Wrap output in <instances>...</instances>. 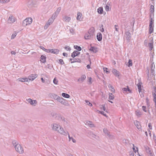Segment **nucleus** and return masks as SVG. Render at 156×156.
<instances>
[{
	"mask_svg": "<svg viewBox=\"0 0 156 156\" xmlns=\"http://www.w3.org/2000/svg\"><path fill=\"white\" fill-rule=\"evenodd\" d=\"M52 126V129L55 131H57L60 134L66 136L67 133H68V132L65 131L64 129L60 125L57 123H54Z\"/></svg>",
	"mask_w": 156,
	"mask_h": 156,
	"instance_id": "obj_1",
	"label": "nucleus"
},
{
	"mask_svg": "<svg viewBox=\"0 0 156 156\" xmlns=\"http://www.w3.org/2000/svg\"><path fill=\"white\" fill-rule=\"evenodd\" d=\"M12 144L14 145H15V149L17 152L21 154L23 153V148L20 144H16V143L15 141H13Z\"/></svg>",
	"mask_w": 156,
	"mask_h": 156,
	"instance_id": "obj_2",
	"label": "nucleus"
},
{
	"mask_svg": "<svg viewBox=\"0 0 156 156\" xmlns=\"http://www.w3.org/2000/svg\"><path fill=\"white\" fill-rule=\"evenodd\" d=\"M94 32V29L93 27L90 29L88 33L86 34L84 36L85 39H90L93 38V34Z\"/></svg>",
	"mask_w": 156,
	"mask_h": 156,
	"instance_id": "obj_3",
	"label": "nucleus"
},
{
	"mask_svg": "<svg viewBox=\"0 0 156 156\" xmlns=\"http://www.w3.org/2000/svg\"><path fill=\"white\" fill-rule=\"evenodd\" d=\"M32 22V19L31 17L27 18L25 19L23 22V25L24 26H26L30 24Z\"/></svg>",
	"mask_w": 156,
	"mask_h": 156,
	"instance_id": "obj_4",
	"label": "nucleus"
},
{
	"mask_svg": "<svg viewBox=\"0 0 156 156\" xmlns=\"http://www.w3.org/2000/svg\"><path fill=\"white\" fill-rule=\"evenodd\" d=\"M149 29V33L151 34L153 32L154 30V21L153 20L152 18H151L150 20Z\"/></svg>",
	"mask_w": 156,
	"mask_h": 156,
	"instance_id": "obj_5",
	"label": "nucleus"
},
{
	"mask_svg": "<svg viewBox=\"0 0 156 156\" xmlns=\"http://www.w3.org/2000/svg\"><path fill=\"white\" fill-rule=\"evenodd\" d=\"M54 21L52 18H50L44 26V29H47L49 25L52 23Z\"/></svg>",
	"mask_w": 156,
	"mask_h": 156,
	"instance_id": "obj_6",
	"label": "nucleus"
},
{
	"mask_svg": "<svg viewBox=\"0 0 156 156\" xmlns=\"http://www.w3.org/2000/svg\"><path fill=\"white\" fill-rule=\"evenodd\" d=\"M28 102L30 104L33 106H35L37 104V102L35 100H34L30 98H29L27 100Z\"/></svg>",
	"mask_w": 156,
	"mask_h": 156,
	"instance_id": "obj_7",
	"label": "nucleus"
},
{
	"mask_svg": "<svg viewBox=\"0 0 156 156\" xmlns=\"http://www.w3.org/2000/svg\"><path fill=\"white\" fill-rule=\"evenodd\" d=\"M37 74H31L28 76L27 79H28V80L33 81L37 77Z\"/></svg>",
	"mask_w": 156,
	"mask_h": 156,
	"instance_id": "obj_8",
	"label": "nucleus"
},
{
	"mask_svg": "<svg viewBox=\"0 0 156 156\" xmlns=\"http://www.w3.org/2000/svg\"><path fill=\"white\" fill-rule=\"evenodd\" d=\"M58 99V100L57 101H59L62 104L64 105H66V103L65 101V100L63 98L60 97V98H59Z\"/></svg>",
	"mask_w": 156,
	"mask_h": 156,
	"instance_id": "obj_9",
	"label": "nucleus"
},
{
	"mask_svg": "<svg viewBox=\"0 0 156 156\" xmlns=\"http://www.w3.org/2000/svg\"><path fill=\"white\" fill-rule=\"evenodd\" d=\"M85 124L90 127H93L95 126L94 124L92 123V122L89 121H87Z\"/></svg>",
	"mask_w": 156,
	"mask_h": 156,
	"instance_id": "obj_10",
	"label": "nucleus"
},
{
	"mask_svg": "<svg viewBox=\"0 0 156 156\" xmlns=\"http://www.w3.org/2000/svg\"><path fill=\"white\" fill-rule=\"evenodd\" d=\"M86 78V76L85 75H83L78 80V81L80 83H82L83 82Z\"/></svg>",
	"mask_w": 156,
	"mask_h": 156,
	"instance_id": "obj_11",
	"label": "nucleus"
},
{
	"mask_svg": "<svg viewBox=\"0 0 156 156\" xmlns=\"http://www.w3.org/2000/svg\"><path fill=\"white\" fill-rule=\"evenodd\" d=\"M125 35L126 39L128 41H129L131 37L130 33L129 31L126 32L125 33Z\"/></svg>",
	"mask_w": 156,
	"mask_h": 156,
	"instance_id": "obj_12",
	"label": "nucleus"
},
{
	"mask_svg": "<svg viewBox=\"0 0 156 156\" xmlns=\"http://www.w3.org/2000/svg\"><path fill=\"white\" fill-rule=\"evenodd\" d=\"M80 53L77 51H74L71 55V56L73 58H74L80 54Z\"/></svg>",
	"mask_w": 156,
	"mask_h": 156,
	"instance_id": "obj_13",
	"label": "nucleus"
},
{
	"mask_svg": "<svg viewBox=\"0 0 156 156\" xmlns=\"http://www.w3.org/2000/svg\"><path fill=\"white\" fill-rule=\"evenodd\" d=\"M97 38L98 41H101L102 39V34L100 33H97Z\"/></svg>",
	"mask_w": 156,
	"mask_h": 156,
	"instance_id": "obj_14",
	"label": "nucleus"
},
{
	"mask_svg": "<svg viewBox=\"0 0 156 156\" xmlns=\"http://www.w3.org/2000/svg\"><path fill=\"white\" fill-rule=\"evenodd\" d=\"M89 50L94 53H96L98 51V48L96 47H91Z\"/></svg>",
	"mask_w": 156,
	"mask_h": 156,
	"instance_id": "obj_15",
	"label": "nucleus"
},
{
	"mask_svg": "<svg viewBox=\"0 0 156 156\" xmlns=\"http://www.w3.org/2000/svg\"><path fill=\"white\" fill-rule=\"evenodd\" d=\"M134 123L137 129H141V126L140 124V122L138 121H135L134 122Z\"/></svg>",
	"mask_w": 156,
	"mask_h": 156,
	"instance_id": "obj_16",
	"label": "nucleus"
},
{
	"mask_svg": "<svg viewBox=\"0 0 156 156\" xmlns=\"http://www.w3.org/2000/svg\"><path fill=\"white\" fill-rule=\"evenodd\" d=\"M113 74L116 76L119 77V73L115 69H113L112 71Z\"/></svg>",
	"mask_w": 156,
	"mask_h": 156,
	"instance_id": "obj_17",
	"label": "nucleus"
},
{
	"mask_svg": "<svg viewBox=\"0 0 156 156\" xmlns=\"http://www.w3.org/2000/svg\"><path fill=\"white\" fill-rule=\"evenodd\" d=\"M145 148L147 154H152V151L151 149L148 147H145Z\"/></svg>",
	"mask_w": 156,
	"mask_h": 156,
	"instance_id": "obj_18",
	"label": "nucleus"
},
{
	"mask_svg": "<svg viewBox=\"0 0 156 156\" xmlns=\"http://www.w3.org/2000/svg\"><path fill=\"white\" fill-rule=\"evenodd\" d=\"M19 81L22 82H27L28 81V79L27 78H19L17 80Z\"/></svg>",
	"mask_w": 156,
	"mask_h": 156,
	"instance_id": "obj_19",
	"label": "nucleus"
},
{
	"mask_svg": "<svg viewBox=\"0 0 156 156\" xmlns=\"http://www.w3.org/2000/svg\"><path fill=\"white\" fill-rule=\"evenodd\" d=\"M71 20V18L69 17L66 16H64L63 17V20L64 21L69 22Z\"/></svg>",
	"mask_w": 156,
	"mask_h": 156,
	"instance_id": "obj_20",
	"label": "nucleus"
},
{
	"mask_svg": "<svg viewBox=\"0 0 156 156\" xmlns=\"http://www.w3.org/2000/svg\"><path fill=\"white\" fill-rule=\"evenodd\" d=\"M9 21H10V23H14L16 21L14 17L12 16H10L8 19Z\"/></svg>",
	"mask_w": 156,
	"mask_h": 156,
	"instance_id": "obj_21",
	"label": "nucleus"
},
{
	"mask_svg": "<svg viewBox=\"0 0 156 156\" xmlns=\"http://www.w3.org/2000/svg\"><path fill=\"white\" fill-rule=\"evenodd\" d=\"M59 51V50L57 49H51V53L57 54L58 53Z\"/></svg>",
	"mask_w": 156,
	"mask_h": 156,
	"instance_id": "obj_22",
	"label": "nucleus"
},
{
	"mask_svg": "<svg viewBox=\"0 0 156 156\" xmlns=\"http://www.w3.org/2000/svg\"><path fill=\"white\" fill-rule=\"evenodd\" d=\"M97 12L99 14H102L103 12V8L102 7H99L97 9Z\"/></svg>",
	"mask_w": 156,
	"mask_h": 156,
	"instance_id": "obj_23",
	"label": "nucleus"
},
{
	"mask_svg": "<svg viewBox=\"0 0 156 156\" xmlns=\"http://www.w3.org/2000/svg\"><path fill=\"white\" fill-rule=\"evenodd\" d=\"M46 58L45 56L43 55H41V61L43 63H44L46 62Z\"/></svg>",
	"mask_w": 156,
	"mask_h": 156,
	"instance_id": "obj_24",
	"label": "nucleus"
},
{
	"mask_svg": "<svg viewBox=\"0 0 156 156\" xmlns=\"http://www.w3.org/2000/svg\"><path fill=\"white\" fill-rule=\"evenodd\" d=\"M148 47L149 48L150 51H151L153 48V42H150L148 43Z\"/></svg>",
	"mask_w": 156,
	"mask_h": 156,
	"instance_id": "obj_25",
	"label": "nucleus"
},
{
	"mask_svg": "<svg viewBox=\"0 0 156 156\" xmlns=\"http://www.w3.org/2000/svg\"><path fill=\"white\" fill-rule=\"evenodd\" d=\"M103 131L106 134H107L108 136L109 137H110V135L109 134V132H108V130L106 128H104L103 129Z\"/></svg>",
	"mask_w": 156,
	"mask_h": 156,
	"instance_id": "obj_26",
	"label": "nucleus"
},
{
	"mask_svg": "<svg viewBox=\"0 0 156 156\" xmlns=\"http://www.w3.org/2000/svg\"><path fill=\"white\" fill-rule=\"evenodd\" d=\"M62 95L63 97L66 98H69L70 97V95L69 94L64 93H62Z\"/></svg>",
	"mask_w": 156,
	"mask_h": 156,
	"instance_id": "obj_27",
	"label": "nucleus"
},
{
	"mask_svg": "<svg viewBox=\"0 0 156 156\" xmlns=\"http://www.w3.org/2000/svg\"><path fill=\"white\" fill-rule=\"evenodd\" d=\"M68 135V137L69 139V140L70 141L71 140H72L73 142L74 143H75L76 142V140L74 139L72 137H70L68 133H67V135Z\"/></svg>",
	"mask_w": 156,
	"mask_h": 156,
	"instance_id": "obj_28",
	"label": "nucleus"
},
{
	"mask_svg": "<svg viewBox=\"0 0 156 156\" xmlns=\"http://www.w3.org/2000/svg\"><path fill=\"white\" fill-rule=\"evenodd\" d=\"M81 15L82 14L80 12H78L77 13V17L76 18L77 20H80V19L81 18Z\"/></svg>",
	"mask_w": 156,
	"mask_h": 156,
	"instance_id": "obj_29",
	"label": "nucleus"
},
{
	"mask_svg": "<svg viewBox=\"0 0 156 156\" xmlns=\"http://www.w3.org/2000/svg\"><path fill=\"white\" fill-rule=\"evenodd\" d=\"M70 60L71 61V63H72L77 62H78L77 59L76 58H70Z\"/></svg>",
	"mask_w": 156,
	"mask_h": 156,
	"instance_id": "obj_30",
	"label": "nucleus"
},
{
	"mask_svg": "<svg viewBox=\"0 0 156 156\" xmlns=\"http://www.w3.org/2000/svg\"><path fill=\"white\" fill-rule=\"evenodd\" d=\"M58 14H56L55 13H54L53 15H52V16L50 18H52V20H53V21L56 18V17L58 16Z\"/></svg>",
	"mask_w": 156,
	"mask_h": 156,
	"instance_id": "obj_31",
	"label": "nucleus"
},
{
	"mask_svg": "<svg viewBox=\"0 0 156 156\" xmlns=\"http://www.w3.org/2000/svg\"><path fill=\"white\" fill-rule=\"evenodd\" d=\"M74 47L75 49L78 51H80L81 50V48L79 46L74 45Z\"/></svg>",
	"mask_w": 156,
	"mask_h": 156,
	"instance_id": "obj_32",
	"label": "nucleus"
},
{
	"mask_svg": "<svg viewBox=\"0 0 156 156\" xmlns=\"http://www.w3.org/2000/svg\"><path fill=\"white\" fill-rule=\"evenodd\" d=\"M136 114L138 117H140L142 115V113L141 112L138 111L136 112Z\"/></svg>",
	"mask_w": 156,
	"mask_h": 156,
	"instance_id": "obj_33",
	"label": "nucleus"
},
{
	"mask_svg": "<svg viewBox=\"0 0 156 156\" xmlns=\"http://www.w3.org/2000/svg\"><path fill=\"white\" fill-rule=\"evenodd\" d=\"M114 98V95L112 93H110L109 94V99L110 100H113Z\"/></svg>",
	"mask_w": 156,
	"mask_h": 156,
	"instance_id": "obj_34",
	"label": "nucleus"
},
{
	"mask_svg": "<svg viewBox=\"0 0 156 156\" xmlns=\"http://www.w3.org/2000/svg\"><path fill=\"white\" fill-rule=\"evenodd\" d=\"M100 109L101 110H103L104 111H105L106 109L105 108V105H100Z\"/></svg>",
	"mask_w": 156,
	"mask_h": 156,
	"instance_id": "obj_35",
	"label": "nucleus"
},
{
	"mask_svg": "<svg viewBox=\"0 0 156 156\" xmlns=\"http://www.w3.org/2000/svg\"><path fill=\"white\" fill-rule=\"evenodd\" d=\"M138 91L139 92H140L141 90V85L140 83H139L137 84Z\"/></svg>",
	"mask_w": 156,
	"mask_h": 156,
	"instance_id": "obj_36",
	"label": "nucleus"
},
{
	"mask_svg": "<svg viewBox=\"0 0 156 156\" xmlns=\"http://www.w3.org/2000/svg\"><path fill=\"white\" fill-rule=\"evenodd\" d=\"M61 8L60 7H59L58 8H57V9L56 10L55 12L56 13V14H58L60 12V11L61 10Z\"/></svg>",
	"mask_w": 156,
	"mask_h": 156,
	"instance_id": "obj_37",
	"label": "nucleus"
},
{
	"mask_svg": "<svg viewBox=\"0 0 156 156\" xmlns=\"http://www.w3.org/2000/svg\"><path fill=\"white\" fill-rule=\"evenodd\" d=\"M128 66L129 67L131 66L132 65V62L131 59H129V61L128 62Z\"/></svg>",
	"mask_w": 156,
	"mask_h": 156,
	"instance_id": "obj_38",
	"label": "nucleus"
},
{
	"mask_svg": "<svg viewBox=\"0 0 156 156\" xmlns=\"http://www.w3.org/2000/svg\"><path fill=\"white\" fill-rule=\"evenodd\" d=\"M122 90L123 91H130V90L129 89L128 87H127V88H123L122 89Z\"/></svg>",
	"mask_w": 156,
	"mask_h": 156,
	"instance_id": "obj_39",
	"label": "nucleus"
},
{
	"mask_svg": "<svg viewBox=\"0 0 156 156\" xmlns=\"http://www.w3.org/2000/svg\"><path fill=\"white\" fill-rule=\"evenodd\" d=\"M53 98L55 99L57 101L58 100V99L59 98H60V97L58 96L56 94H54L53 95Z\"/></svg>",
	"mask_w": 156,
	"mask_h": 156,
	"instance_id": "obj_40",
	"label": "nucleus"
},
{
	"mask_svg": "<svg viewBox=\"0 0 156 156\" xmlns=\"http://www.w3.org/2000/svg\"><path fill=\"white\" fill-rule=\"evenodd\" d=\"M154 7L153 5H151L150 7V10L151 12H153L154 11Z\"/></svg>",
	"mask_w": 156,
	"mask_h": 156,
	"instance_id": "obj_41",
	"label": "nucleus"
},
{
	"mask_svg": "<svg viewBox=\"0 0 156 156\" xmlns=\"http://www.w3.org/2000/svg\"><path fill=\"white\" fill-rule=\"evenodd\" d=\"M89 80H88V84H91L92 83L91 80L92 78L91 77L88 78Z\"/></svg>",
	"mask_w": 156,
	"mask_h": 156,
	"instance_id": "obj_42",
	"label": "nucleus"
},
{
	"mask_svg": "<svg viewBox=\"0 0 156 156\" xmlns=\"http://www.w3.org/2000/svg\"><path fill=\"white\" fill-rule=\"evenodd\" d=\"M85 102H86V103H87V105H88L90 106H92V105L91 103L89 101H88V100H85Z\"/></svg>",
	"mask_w": 156,
	"mask_h": 156,
	"instance_id": "obj_43",
	"label": "nucleus"
},
{
	"mask_svg": "<svg viewBox=\"0 0 156 156\" xmlns=\"http://www.w3.org/2000/svg\"><path fill=\"white\" fill-rule=\"evenodd\" d=\"M155 68V65L154 63H152L151 66V70L154 69Z\"/></svg>",
	"mask_w": 156,
	"mask_h": 156,
	"instance_id": "obj_44",
	"label": "nucleus"
},
{
	"mask_svg": "<svg viewBox=\"0 0 156 156\" xmlns=\"http://www.w3.org/2000/svg\"><path fill=\"white\" fill-rule=\"evenodd\" d=\"M16 35V33H14L12 34L11 36V38L14 39Z\"/></svg>",
	"mask_w": 156,
	"mask_h": 156,
	"instance_id": "obj_45",
	"label": "nucleus"
},
{
	"mask_svg": "<svg viewBox=\"0 0 156 156\" xmlns=\"http://www.w3.org/2000/svg\"><path fill=\"white\" fill-rule=\"evenodd\" d=\"M105 9L107 11H108L109 10V7L108 6V5H107L105 7Z\"/></svg>",
	"mask_w": 156,
	"mask_h": 156,
	"instance_id": "obj_46",
	"label": "nucleus"
},
{
	"mask_svg": "<svg viewBox=\"0 0 156 156\" xmlns=\"http://www.w3.org/2000/svg\"><path fill=\"white\" fill-rule=\"evenodd\" d=\"M103 25H102L101 27H100V30L102 32H103L104 31V28H103Z\"/></svg>",
	"mask_w": 156,
	"mask_h": 156,
	"instance_id": "obj_47",
	"label": "nucleus"
},
{
	"mask_svg": "<svg viewBox=\"0 0 156 156\" xmlns=\"http://www.w3.org/2000/svg\"><path fill=\"white\" fill-rule=\"evenodd\" d=\"M154 97L153 101L156 100V94L155 93H152Z\"/></svg>",
	"mask_w": 156,
	"mask_h": 156,
	"instance_id": "obj_48",
	"label": "nucleus"
},
{
	"mask_svg": "<svg viewBox=\"0 0 156 156\" xmlns=\"http://www.w3.org/2000/svg\"><path fill=\"white\" fill-rule=\"evenodd\" d=\"M65 48L66 50H69L70 51L71 50V48H69V47L68 46H66L65 47Z\"/></svg>",
	"mask_w": 156,
	"mask_h": 156,
	"instance_id": "obj_49",
	"label": "nucleus"
},
{
	"mask_svg": "<svg viewBox=\"0 0 156 156\" xmlns=\"http://www.w3.org/2000/svg\"><path fill=\"white\" fill-rule=\"evenodd\" d=\"M103 70L105 72L107 73H109V72L107 70V68L105 67H104L103 68Z\"/></svg>",
	"mask_w": 156,
	"mask_h": 156,
	"instance_id": "obj_50",
	"label": "nucleus"
},
{
	"mask_svg": "<svg viewBox=\"0 0 156 156\" xmlns=\"http://www.w3.org/2000/svg\"><path fill=\"white\" fill-rule=\"evenodd\" d=\"M108 87L109 88H110L111 89V90L112 91L113 90V91H114V88H113V86H112L111 85V84H109L108 86Z\"/></svg>",
	"mask_w": 156,
	"mask_h": 156,
	"instance_id": "obj_51",
	"label": "nucleus"
},
{
	"mask_svg": "<svg viewBox=\"0 0 156 156\" xmlns=\"http://www.w3.org/2000/svg\"><path fill=\"white\" fill-rule=\"evenodd\" d=\"M59 63L61 65L63 64H64V62L62 59H60L59 60Z\"/></svg>",
	"mask_w": 156,
	"mask_h": 156,
	"instance_id": "obj_52",
	"label": "nucleus"
},
{
	"mask_svg": "<svg viewBox=\"0 0 156 156\" xmlns=\"http://www.w3.org/2000/svg\"><path fill=\"white\" fill-rule=\"evenodd\" d=\"M119 28V27H118V25H115V30L116 31L118 32L119 31V30H118Z\"/></svg>",
	"mask_w": 156,
	"mask_h": 156,
	"instance_id": "obj_53",
	"label": "nucleus"
},
{
	"mask_svg": "<svg viewBox=\"0 0 156 156\" xmlns=\"http://www.w3.org/2000/svg\"><path fill=\"white\" fill-rule=\"evenodd\" d=\"M58 81L57 80H56V79L55 78L54 80H53V83L55 84H57V83H58Z\"/></svg>",
	"mask_w": 156,
	"mask_h": 156,
	"instance_id": "obj_54",
	"label": "nucleus"
},
{
	"mask_svg": "<svg viewBox=\"0 0 156 156\" xmlns=\"http://www.w3.org/2000/svg\"><path fill=\"white\" fill-rule=\"evenodd\" d=\"M143 110L145 112H146L147 110H146V107L144 106H143L142 107Z\"/></svg>",
	"mask_w": 156,
	"mask_h": 156,
	"instance_id": "obj_55",
	"label": "nucleus"
},
{
	"mask_svg": "<svg viewBox=\"0 0 156 156\" xmlns=\"http://www.w3.org/2000/svg\"><path fill=\"white\" fill-rule=\"evenodd\" d=\"M129 156H134V153L132 151H130L129 152Z\"/></svg>",
	"mask_w": 156,
	"mask_h": 156,
	"instance_id": "obj_56",
	"label": "nucleus"
},
{
	"mask_svg": "<svg viewBox=\"0 0 156 156\" xmlns=\"http://www.w3.org/2000/svg\"><path fill=\"white\" fill-rule=\"evenodd\" d=\"M51 49H45V50L44 51H46L47 52L49 53V52H51Z\"/></svg>",
	"mask_w": 156,
	"mask_h": 156,
	"instance_id": "obj_57",
	"label": "nucleus"
},
{
	"mask_svg": "<svg viewBox=\"0 0 156 156\" xmlns=\"http://www.w3.org/2000/svg\"><path fill=\"white\" fill-rule=\"evenodd\" d=\"M148 126L150 129H152V126L151 125V123H150L148 124Z\"/></svg>",
	"mask_w": 156,
	"mask_h": 156,
	"instance_id": "obj_58",
	"label": "nucleus"
},
{
	"mask_svg": "<svg viewBox=\"0 0 156 156\" xmlns=\"http://www.w3.org/2000/svg\"><path fill=\"white\" fill-rule=\"evenodd\" d=\"M100 114L104 115V116H105V117H107V115H106V114H105L104 112H103V111H101V112Z\"/></svg>",
	"mask_w": 156,
	"mask_h": 156,
	"instance_id": "obj_59",
	"label": "nucleus"
},
{
	"mask_svg": "<svg viewBox=\"0 0 156 156\" xmlns=\"http://www.w3.org/2000/svg\"><path fill=\"white\" fill-rule=\"evenodd\" d=\"M148 43V40H145L144 41V44L145 46H147Z\"/></svg>",
	"mask_w": 156,
	"mask_h": 156,
	"instance_id": "obj_60",
	"label": "nucleus"
},
{
	"mask_svg": "<svg viewBox=\"0 0 156 156\" xmlns=\"http://www.w3.org/2000/svg\"><path fill=\"white\" fill-rule=\"evenodd\" d=\"M51 115L52 116L54 117L56 115V113L55 112H52L51 113Z\"/></svg>",
	"mask_w": 156,
	"mask_h": 156,
	"instance_id": "obj_61",
	"label": "nucleus"
},
{
	"mask_svg": "<svg viewBox=\"0 0 156 156\" xmlns=\"http://www.w3.org/2000/svg\"><path fill=\"white\" fill-rule=\"evenodd\" d=\"M69 31L70 33H73L74 32V30L72 28H70L69 29Z\"/></svg>",
	"mask_w": 156,
	"mask_h": 156,
	"instance_id": "obj_62",
	"label": "nucleus"
},
{
	"mask_svg": "<svg viewBox=\"0 0 156 156\" xmlns=\"http://www.w3.org/2000/svg\"><path fill=\"white\" fill-rule=\"evenodd\" d=\"M10 2V0H4V3H7Z\"/></svg>",
	"mask_w": 156,
	"mask_h": 156,
	"instance_id": "obj_63",
	"label": "nucleus"
},
{
	"mask_svg": "<svg viewBox=\"0 0 156 156\" xmlns=\"http://www.w3.org/2000/svg\"><path fill=\"white\" fill-rule=\"evenodd\" d=\"M154 92H153L155 93L156 94V87H154Z\"/></svg>",
	"mask_w": 156,
	"mask_h": 156,
	"instance_id": "obj_64",
	"label": "nucleus"
}]
</instances>
